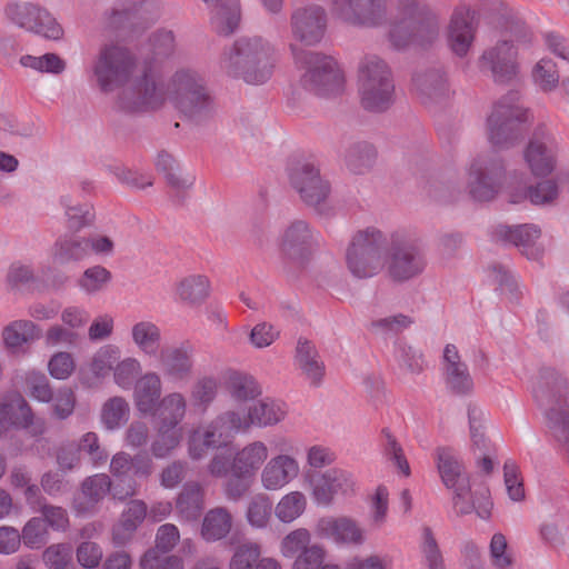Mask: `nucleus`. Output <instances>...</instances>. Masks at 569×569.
I'll list each match as a JSON object with an SVG mask.
<instances>
[{
    "instance_id": "f257e3e1",
    "label": "nucleus",
    "mask_w": 569,
    "mask_h": 569,
    "mask_svg": "<svg viewBox=\"0 0 569 569\" xmlns=\"http://www.w3.org/2000/svg\"><path fill=\"white\" fill-rule=\"evenodd\" d=\"M532 397L542 411L548 431L569 463V381L557 369L543 367L532 387Z\"/></svg>"
},
{
    "instance_id": "f03ea898",
    "label": "nucleus",
    "mask_w": 569,
    "mask_h": 569,
    "mask_svg": "<svg viewBox=\"0 0 569 569\" xmlns=\"http://www.w3.org/2000/svg\"><path fill=\"white\" fill-rule=\"evenodd\" d=\"M274 62V48L267 40L243 37L223 51L220 68L228 77L261 84L270 79Z\"/></svg>"
},
{
    "instance_id": "7ed1b4c3",
    "label": "nucleus",
    "mask_w": 569,
    "mask_h": 569,
    "mask_svg": "<svg viewBox=\"0 0 569 569\" xmlns=\"http://www.w3.org/2000/svg\"><path fill=\"white\" fill-rule=\"evenodd\" d=\"M397 10L389 39L396 49L431 46L439 37L438 16L421 0H392Z\"/></svg>"
},
{
    "instance_id": "20e7f679",
    "label": "nucleus",
    "mask_w": 569,
    "mask_h": 569,
    "mask_svg": "<svg viewBox=\"0 0 569 569\" xmlns=\"http://www.w3.org/2000/svg\"><path fill=\"white\" fill-rule=\"evenodd\" d=\"M167 81L156 62H146L142 69L126 81L117 96L116 107L124 113H147L160 110L169 98Z\"/></svg>"
},
{
    "instance_id": "39448f33",
    "label": "nucleus",
    "mask_w": 569,
    "mask_h": 569,
    "mask_svg": "<svg viewBox=\"0 0 569 569\" xmlns=\"http://www.w3.org/2000/svg\"><path fill=\"white\" fill-rule=\"evenodd\" d=\"M169 98L186 119L197 124L214 112V101L206 80L193 70L182 69L171 77Z\"/></svg>"
},
{
    "instance_id": "423d86ee",
    "label": "nucleus",
    "mask_w": 569,
    "mask_h": 569,
    "mask_svg": "<svg viewBox=\"0 0 569 569\" xmlns=\"http://www.w3.org/2000/svg\"><path fill=\"white\" fill-rule=\"evenodd\" d=\"M358 92L361 107L373 113L387 111L395 102V81L385 60L366 56L358 67Z\"/></svg>"
},
{
    "instance_id": "0eeeda50",
    "label": "nucleus",
    "mask_w": 569,
    "mask_h": 569,
    "mask_svg": "<svg viewBox=\"0 0 569 569\" xmlns=\"http://www.w3.org/2000/svg\"><path fill=\"white\" fill-rule=\"evenodd\" d=\"M388 237L376 227L358 230L346 250L348 270L358 279L379 274L386 266Z\"/></svg>"
},
{
    "instance_id": "6e6552de",
    "label": "nucleus",
    "mask_w": 569,
    "mask_h": 569,
    "mask_svg": "<svg viewBox=\"0 0 569 569\" xmlns=\"http://www.w3.org/2000/svg\"><path fill=\"white\" fill-rule=\"evenodd\" d=\"M290 49L296 64L305 69L300 82L306 90L319 97L336 96L342 91L343 76L332 57L295 44H291Z\"/></svg>"
},
{
    "instance_id": "1a4fd4ad",
    "label": "nucleus",
    "mask_w": 569,
    "mask_h": 569,
    "mask_svg": "<svg viewBox=\"0 0 569 569\" xmlns=\"http://www.w3.org/2000/svg\"><path fill=\"white\" fill-rule=\"evenodd\" d=\"M427 258L422 242L405 231H395L388 238L386 253L387 277L405 283L423 273Z\"/></svg>"
},
{
    "instance_id": "9d476101",
    "label": "nucleus",
    "mask_w": 569,
    "mask_h": 569,
    "mask_svg": "<svg viewBox=\"0 0 569 569\" xmlns=\"http://www.w3.org/2000/svg\"><path fill=\"white\" fill-rule=\"evenodd\" d=\"M290 187L300 200L320 214L328 213L331 187L321 173L318 163L308 157L292 156L287 163Z\"/></svg>"
},
{
    "instance_id": "9b49d317",
    "label": "nucleus",
    "mask_w": 569,
    "mask_h": 569,
    "mask_svg": "<svg viewBox=\"0 0 569 569\" xmlns=\"http://www.w3.org/2000/svg\"><path fill=\"white\" fill-rule=\"evenodd\" d=\"M519 94L510 91L493 104L487 119L490 142L501 149L512 147L523 133L527 110L518 104Z\"/></svg>"
},
{
    "instance_id": "f8f14e48",
    "label": "nucleus",
    "mask_w": 569,
    "mask_h": 569,
    "mask_svg": "<svg viewBox=\"0 0 569 569\" xmlns=\"http://www.w3.org/2000/svg\"><path fill=\"white\" fill-rule=\"evenodd\" d=\"M249 428L248 420L237 411H226L212 420L203 430H196L189 439L192 459H201L209 449L226 447L241 430Z\"/></svg>"
},
{
    "instance_id": "ddd939ff",
    "label": "nucleus",
    "mask_w": 569,
    "mask_h": 569,
    "mask_svg": "<svg viewBox=\"0 0 569 569\" xmlns=\"http://www.w3.org/2000/svg\"><path fill=\"white\" fill-rule=\"evenodd\" d=\"M134 66L136 58L127 48L106 44L93 64V74L101 91L110 92L129 79Z\"/></svg>"
},
{
    "instance_id": "4468645a",
    "label": "nucleus",
    "mask_w": 569,
    "mask_h": 569,
    "mask_svg": "<svg viewBox=\"0 0 569 569\" xmlns=\"http://www.w3.org/2000/svg\"><path fill=\"white\" fill-rule=\"evenodd\" d=\"M506 167L498 154L479 156L470 164L467 189L476 201L492 200L501 186Z\"/></svg>"
},
{
    "instance_id": "2eb2a0df",
    "label": "nucleus",
    "mask_w": 569,
    "mask_h": 569,
    "mask_svg": "<svg viewBox=\"0 0 569 569\" xmlns=\"http://www.w3.org/2000/svg\"><path fill=\"white\" fill-rule=\"evenodd\" d=\"M318 246L317 237L310 224L301 219L291 221L282 231L279 249L283 260L302 268L310 260Z\"/></svg>"
},
{
    "instance_id": "dca6fc26",
    "label": "nucleus",
    "mask_w": 569,
    "mask_h": 569,
    "mask_svg": "<svg viewBox=\"0 0 569 569\" xmlns=\"http://www.w3.org/2000/svg\"><path fill=\"white\" fill-rule=\"evenodd\" d=\"M6 14L18 27L47 39L58 40L63 36V30L57 20L46 9L33 3L8 4Z\"/></svg>"
},
{
    "instance_id": "f3484780",
    "label": "nucleus",
    "mask_w": 569,
    "mask_h": 569,
    "mask_svg": "<svg viewBox=\"0 0 569 569\" xmlns=\"http://www.w3.org/2000/svg\"><path fill=\"white\" fill-rule=\"evenodd\" d=\"M281 553L293 559L292 569H316L322 565L326 551L322 546L311 542V535L305 528L289 532L281 540Z\"/></svg>"
},
{
    "instance_id": "a211bd4d",
    "label": "nucleus",
    "mask_w": 569,
    "mask_h": 569,
    "mask_svg": "<svg viewBox=\"0 0 569 569\" xmlns=\"http://www.w3.org/2000/svg\"><path fill=\"white\" fill-rule=\"evenodd\" d=\"M332 13L346 23L376 27L387 18L383 0H331Z\"/></svg>"
},
{
    "instance_id": "6ab92c4d",
    "label": "nucleus",
    "mask_w": 569,
    "mask_h": 569,
    "mask_svg": "<svg viewBox=\"0 0 569 569\" xmlns=\"http://www.w3.org/2000/svg\"><path fill=\"white\" fill-rule=\"evenodd\" d=\"M518 51L511 41L501 40L483 51L480 57V68L490 72L496 83H510L518 74Z\"/></svg>"
},
{
    "instance_id": "aec40b11",
    "label": "nucleus",
    "mask_w": 569,
    "mask_h": 569,
    "mask_svg": "<svg viewBox=\"0 0 569 569\" xmlns=\"http://www.w3.org/2000/svg\"><path fill=\"white\" fill-rule=\"evenodd\" d=\"M558 144L545 126L538 127L525 151V160L532 174L547 177L556 168Z\"/></svg>"
},
{
    "instance_id": "412c9836",
    "label": "nucleus",
    "mask_w": 569,
    "mask_h": 569,
    "mask_svg": "<svg viewBox=\"0 0 569 569\" xmlns=\"http://www.w3.org/2000/svg\"><path fill=\"white\" fill-rule=\"evenodd\" d=\"M327 28V16L319 6L296 10L291 16L293 37L307 46L320 42Z\"/></svg>"
},
{
    "instance_id": "4be33fe9",
    "label": "nucleus",
    "mask_w": 569,
    "mask_h": 569,
    "mask_svg": "<svg viewBox=\"0 0 569 569\" xmlns=\"http://www.w3.org/2000/svg\"><path fill=\"white\" fill-rule=\"evenodd\" d=\"M313 498L318 505L329 506L336 495H349L353 491L351 476L341 469H329L311 476Z\"/></svg>"
},
{
    "instance_id": "5701e85b",
    "label": "nucleus",
    "mask_w": 569,
    "mask_h": 569,
    "mask_svg": "<svg viewBox=\"0 0 569 569\" xmlns=\"http://www.w3.org/2000/svg\"><path fill=\"white\" fill-rule=\"evenodd\" d=\"M158 356L166 377L172 381H187L191 378L194 348L190 342L184 341L179 346L164 348Z\"/></svg>"
},
{
    "instance_id": "b1692460",
    "label": "nucleus",
    "mask_w": 569,
    "mask_h": 569,
    "mask_svg": "<svg viewBox=\"0 0 569 569\" xmlns=\"http://www.w3.org/2000/svg\"><path fill=\"white\" fill-rule=\"evenodd\" d=\"M540 234V228L532 223L499 224L493 232L497 240L516 246L530 260H537L542 253V250L537 246Z\"/></svg>"
},
{
    "instance_id": "393cba45",
    "label": "nucleus",
    "mask_w": 569,
    "mask_h": 569,
    "mask_svg": "<svg viewBox=\"0 0 569 569\" xmlns=\"http://www.w3.org/2000/svg\"><path fill=\"white\" fill-rule=\"evenodd\" d=\"M445 381L448 390L456 396H468L473 390V380L468 366L460 360L455 345L448 343L443 350Z\"/></svg>"
},
{
    "instance_id": "a878e982",
    "label": "nucleus",
    "mask_w": 569,
    "mask_h": 569,
    "mask_svg": "<svg viewBox=\"0 0 569 569\" xmlns=\"http://www.w3.org/2000/svg\"><path fill=\"white\" fill-rule=\"evenodd\" d=\"M413 86L422 103L438 102L449 96V83L441 67L428 68L413 76Z\"/></svg>"
},
{
    "instance_id": "bb28decb",
    "label": "nucleus",
    "mask_w": 569,
    "mask_h": 569,
    "mask_svg": "<svg viewBox=\"0 0 569 569\" xmlns=\"http://www.w3.org/2000/svg\"><path fill=\"white\" fill-rule=\"evenodd\" d=\"M453 509L457 516H466L476 512L481 519H489L491 516L492 502L488 491L477 493L471 492L470 481H465L453 490Z\"/></svg>"
},
{
    "instance_id": "cd10ccee",
    "label": "nucleus",
    "mask_w": 569,
    "mask_h": 569,
    "mask_svg": "<svg viewBox=\"0 0 569 569\" xmlns=\"http://www.w3.org/2000/svg\"><path fill=\"white\" fill-rule=\"evenodd\" d=\"M299 473L298 462L290 456L279 455L268 461L261 473L262 486L267 490H278Z\"/></svg>"
},
{
    "instance_id": "c85d7f7f",
    "label": "nucleus",
    "mask_w": 569,
    "mask_h": 569,
    "mask_svg": "<svg viewBox=\"0 0 569 569\" xmlns=\"http://www.w3.org/2000/svg\"><path fill=\"white\" fill-rule=\"evenodd\" d=\"M111 489V480L104 473L87 477L81 483V493L74 498L78 512H91Z\"/></svg>"
},
{
    "instance_id": "c756f323",
    "label": "nucleus",
    "mask_w": 569,
    "mask_h": 569,
    "mask_svg": "<svg viewBox=\"0 0 569 569\" xmlns=\"http://www.w3.org/2000/svg\"><path fill=\"white\" fill-rule=\"evenodd\" d=\"M211 11V23L220 34L234 32L240 22L239 0H203Z\"/></svg>"
},
{
    "instance_id": "7c9ffc66",
    "label": "nucleus",
    "mask_w": 569,
    "mask_h": 569,
    "mask_svg": "<svg viewBox=\"0 0 569 569\" xmlns=\"http://www.w3.org/2000/svg\"><path fill=\"white\" fill-rule=\"evenodd\" d=\"M296 363L310 383L319 386L325 376V363L316 346L306 338H299L296 348Z\"/></svg>"
},
{
    "instance_id": "2f4dec72",
    "label": "nucleus",
    "mask_w": 569,
    "mask_h": 569,
    "mask_svg": "<svg viewBox=\"0 0 569 569\" xmlns=\"http://www.w3.org/2000/svg\"><path fill=\"white\" fill-rule=\"evenodd\" d=\"M268 458V448L262 441H253L236 452L231 472L253 478Z\"/></svg>"
},
{
    "instance_id": "473e14b6",
    "label": "nucleus",
    "mask_w": 569,
    "mask_h": 569,
    "mask_svg": "<svg viewBox=\"0 0 569 569\" xmlns=\"http://www.w3.org/2000/svg\"><path fill=\"white\" fill-rule=\"evenodd\" d=\"M448 38L450 47L457 56L463 57L467 54L473 40V28L469 11L458 10L453 12Z\"/></svg>"
},
{
    "instance_id": "72a5a7b5",
    "label": "nucleus",
    "mask_w": 569,
    "mask_h": 569,
    "mask_svg": "<svg viewBox=\"0 0 569 569\" xmlns=\"http://www.w3.org/2000/svg\"><path fill=\"white\" fill-rule=\"evenodd\" d=\"M233 518L226 507H216L207 511L201 525V537L208 542L226 538L231 531Z\"/></svg>"
},
{
    "instance_id": "f704fd0d",
    "label": "nucleus",
    "mask_w": 569,
    "mask_h": 569,
    "mask_svg": "<svg viewBox=\"0 0 569 569\" xmlns=\"http://www.w3.org/2000/svg\"><path fill=\"white\" fill-rule=\"evenodd\" d=\"M377 156V150L372 143L356 141L347 148L345 163L350 172L366 174L373 168Z\"/></svg>"
},
{
    "instance_id": "c9c22d12",
    "label": "nucleus",
    "mask_w": 569,
    "mask_h": 569,
    "mask_svg": "<svg viewBox=\"0 0 569 569\" xmlns=\"http://www.w3.org/2000/svg\"><path fill=\"white\" fill-rule=\"evenodd\" d=\"M319 528L323 535L333 538L337 542L361 545L362 530L349 518L321 519Z\"/></svg>"
},
{
    "instance_id": "e433bc0d",
    "label": "nucleus",
    "mask_w": 569,
    "mask_h": 569,
    "mask_svg": "<svg viewBox=\"0 0 569 569\" xmlns=\"http://www.w3.org/2000/svg\"><path fill=\"white\" fill-rule=\"evenodd\" d=\"M436 457L441 480L448 489L455 490L465 481H469L468 475L463 471V466L449 448H438Z\"/></svg>"
},
{
    "instance_id": "4c0bfd02",
    "label": "nucleus",
    "mask_w": 569,
    "mask_h": 569,
    "mask_svg": "<svg viewBox=\"0 0 569 569\" xmlns=\"http://www.w3.org/2000/svg\"><path fill=\"white\" fill-rule=\"evenodd\" d=\"M137 408L142 413H152L159 405L161 395L160 377L154 372L146 373L136 383Z\"/></svg>"
},
{
    "instance_id": "58836bf2",
    "label": "nucleus",
    "mask_w": 569,
    "mask_h": 569,
    "mask_svg": "<svg viewBox=\"0 0 569 569\" xmlns=\"http://www.w3.org/2000/svg\"><path fill=\"white\" fill-rule=\"evenodd\" d=\"M131 337L137 348L147 356L156 357L161 351V330L152 321L143 320L133 325Z\"/></svg>"
},
{
    "instance_id": "ea45409f",
    "label": "nucleus",
    "mask_w": 569,
    "mask_h": 569,
    "mask_svg": "<svg viewBox=\"0 0 569 569\" xmlns=\"http://www.w3.org/2000/svg\"><path fill=\"white\" fill-rule=\"evenodd\" d=\"M88 256L86 238L63 236L54 242L52 258L58 264L78 262Z\"/></svg>"
},
{
    "instance_id": "a19ab883",
    "label": "nucleus",
    "mask_w": 569,
    "mask_h": 569,
    "mask_svg": "<svg viewBox=\"0 0 569 569\" xmlns=\"http://www.w3.org/2000/svg\"><path fill=\"white\" fill-rule=\"evenodd\" d=\"M559 194V188L555 180L548 179L538 182L536 186L523 187L509 194L511 203H518L522 199L529 198L533 204H549L553 202Z\"/></svg>"
},
{
    "instance_id": "79ce46f5",
    "label": "nucleus",
    "mask_w": 569,
    "mask_h": 569,
    "mask_svg": "<svg viewBox=\"0 0 569 569\" xmlns=\"http://www.w3.org/2000/svg\"><path fill=\"white\" fill-rule=\"evenodd\" d=\"M159 425H167L171 428H179L180 421L186 415V400L179 392H173L166 396L153 412Z\"/></svg>"
},
{
    "instance_id": "37998d69",
    "label": "nucleus",
    "mask_w": 569,
    "mask_h": 569,
    "mask_svg": "<svg viewBox=\"0 0 569 569\" xmlns=\"http://www.w3.org/2000/svg\"><path fill=\"white\" fill-rule=\"evenodd\" d=\"M203 489L199 483H186L177 498V510L187 520H196L203 509Z\"/></svg>"
},
{
    "instance_id": "c03bdc74",
    "label": "nucleus",
    "mask_w": 569,
    "mask_h": 569,
    "mask_svg": "<svg viewBox=\"0 0 569 569\" xmlns=\"http://www.w3.org/2000/svg\"><path fill=\"white\" fill-rule=\"evenodd\" d=\"M209 279L201 274L186 277L177 284V295L190 306L202 303L209 296Z\"/></svg>"
},
{
    "instance_id": "a18cd8bd",
    "label": "nucleus",
    "mask_w": 569,
    "mask_h": 569,
    "mask_svg": "<svg viewBox=\"0 0 569 569\" xmlns=\"http://www.w3.org/2000/svg\"><path fill=\"white\" fill-rule=\"evenodd\" d=\"M2 337L8 348H18L23 343L40 338V330H38L32 321L18 320L3 329Z\"/></svg>"
},
{
    "instance_id": "49530a36",
    "label": "nucleus",
    "mask_w": 569,
    "mask_h": 569,
    "mask_svg": "<svg viewBox=\"0 0 569 569\" xmlns=\"http://www.w3.org/2000/svg\"><path fill=\"white\" fill-rule=\"evenodd\" d=\"M284 410L280 405L274 401L261 400L249 409L248 420L249 426L256 425L259 427H267L278 423L284 418Z\"/></svg>"
},
{
    "instance_id": "de8ad7c7",
    "label": "nucleus",
    "mask_w": 569,
    "mask_h": 569,
    "mask_svg": "<svg viewBox=\"0 0 569 569\" xmlns=\"http://www.w3.org/2000/svg\"><path fill=\"white\" fill-rule=\"evenodd\" d=\"M129 405L121 397H113L107 400L101 409V423L108 430H114L129 419Z\"/></svg>"
},
{
    "instance_id": "09e8293b",
    "label": "nucleus",
    "mask_w": 569,
    "mask_h": 569,
    "mask_svg": "<svg viewBox=\"0 0 569 569\" xmlns=\"http://www.w3.org/2000/svg\"><path fill=\"white\" fill-rule=\"evenodd\" d=\"M306 505L303 493L292 491L280 499L274 508V515L281 522L290 523L303 513Z\"/></svg>"
},
{
    "instance_id": "8fccbe9b",
    "label": "nucleus",
    "mask_w": 569,
    "mask_h": 569,
    "mask_svg": "<svg viewBox=\"0 0 569 569\" xmlns=\"http://www.w3.org/2000/svg\"><path fill=\"white\" fill-rule=\"evenodd\" d=\"M112 273L103 266L97 264L86 269L78 279V286L88 295L98 293L107 288Z\"/></svg>"
},
{
    "instance_id": "3c124183",
    "label": "nucleus",
    "mask_w": 569,
    "mask_h": 569,
    "mask_svg": "<svg viewBox=\"0 0 569 569\" xmlns=\"http://www.w3.org/2000/svg\"><path fill=\"white\" fill-rule=\"evenodd\" d=\"M61 203L66 208L68 228L74 232L93 224L96 212L91 204L84 203L79 206L69 204L68 197L61 198Z\"/></svg>"
},
{
    "instance_id": "603ef678",
    "label": "nucleus",
    "mask_w": 569,
    "mask_h": 569,
    "mask_svg": "<svg viewBox=\"0 0 569 569\" xmlns=\"http://www.w3.org/2000/svg\"><path fill=\"white\" fill-rule=\"evenodd\" d=\"M76 446L79 448L80 456L82 453L86 455L94 467L104 465L108 461L109 452L100 443L99 436L93 431L82 435Z\"/></svg>"
},
{
    "instance_id": "864d4df0",
    "label": "nucleus",
    "mask_w": 569,
    "mask_h": 569,
    "mask_svg": "<svg viewBox=\"0 0 569 569\" xmlns=\"http://www.w3.org/2000/svg\"><path fill=\"white\" fill-rule=\"evenodd\" d=\"M181 429L159 425L158 435L151 445V452L156 458L167 457L180 442Z\"/></svg>"
},
{
    "instance_id": "5fc2aeb1",
    "label": "nucleus",
    "mask_w": 569,
    "mask_h": 569,
    "mask_svg": "<svg viewBox=\"0 0 569 569\" xmlns=\"http://www.w3.org/2000/svg\"><path fill=\"white\" fill-rule=\"evenodd\" d=\"M228 388L231 396L239 401H246L256 398L260 390L256 380L247 375L233 372L228 379Z\"/></svg>"
},
{
    "instance_id": "6e6d98bb",
    "label": "nucleus",
    "mask_w": 569,
    "mask_h": 569,
    "mask_svg": "<svg viewBox=\"0 0 569 569\" xmlns=\"http://www.w3.org/2000/svg\"><path fill=\"white\" fill-rule=\"evenodd\" d=\"M490 269L500 292L506 295L511 302H518L521 297V290L510 270L502 264H492Z\"/></svg>"
},
{
    "instance_id": "4d7b16f0",
    "label": "nucleus",
    "mask_w": 569,
    "mask_h": 569,
    "mask_svg": "<svg viewBox=\"0 0 569 569\" xmlns=\"http://www.w3.org/2000/svg\"><path fill=\"white\" fill-rule=\"evenodd\" d=\"M272 502L266 495L254 496L247 510L248 522L256 528H264L271 517Z\"/></svg>"
},
{
    "instance_id": "13d9d810",
    "label": "nucleus",
    "mask_w": 569,
    "mask_h": 569,
    "mask_svg": "<svg viewBox=\"0 0 569 569\" xmlns=\"http://www.w3.org/2000/svg\"><path fill=\"white\" fill-rule=\"evenodd\" d=\"M421 552L428 569H446L442 552L430 527L422 529Z\"/></svg>"
},
{
    "instance_id": "bf43d9fd",
    "label": "nucleus",
    "mask_w": 569,
    "mask_h": 569,
    "mask_svg": "<svg viewBox=\"0 0 569 569\" xmlns=\"http://www.w3.org/2000/svg\"><path fill=\"white\" fill-rule=\"evenodd\" d=\"M532 77L543 91L553 90L559 83V72L556 63L549 58H542L535 67Z\"/></svg>"
},
{
    "instance_id": "052dcab7",
    "label": "nucleus",
    "mask_w": 569,
    "mask_h": 569,
    "mask_svg": "<svg viewBox=\"0 0 569 569\" xmlns=\"http://www.w3.org/2000/svg\"><path fill=\"white\" fill-rule=\"evenodd\" d=\"M396 360L399 367L406 369L412 375H419L423 370L422 353L405 342H398L396 346Z\"/></svg>"
},
{
    "instance_id": "680f3d73",
    "label": "nucleus",
    "mask_w": 569,
    "mask_h": 569,
    "mask_svg": "<svg viewBox=\"0 0 569 569\" xmlns=\"http://www.w3.org/2000/svg\"><path fill=\"white\" fill-rule=\"evenodd\" d=\"M140 8L136 3L132 4H118L112 8L108 18L107 24L110 29L120 30L126 27L136 24Z\"/></svg>"
},
{
    "instance_id": "e2e57ef3",
    "label": "nucleus",
    "mask_w": 569,
    "mask_h": 569,
    "mask_svg": "<svg viewBox=\"0 0 569 569\" xmlns=\"http://www.w3.org/2000/svg\"><path fill=\"white\" fill-rule=\"evenodd\" d=\"M260 557V547L254 542L239 545L229 563L230 569H252Z\"/></svg>"
},
{
    "instance_id": "0e129e2a",
    "label": "nucleus",
    "mask_w": 569,
    "mask_h": 569,
    "mask_svg": "<svg viewBox=\"0 0 569 569\" xmlns=\"http://www.w3.org/2000/svg\"><path fill=\"white\" fill-rule=\"evenodd\" d=\"M492 565L498 569H510L513 566V557L508 551L506 537L501 532H496L489 546Z\"/></svg>"
},
{
    "instance_id": "69168bd1",
    "label": "nucleus",
    "mask_w": 569,
    "mask_h": 569,
    "mask_svg": "<svg viewBox=\"0 0 569 569\" xmlns=\"http://www.w3.org/2000/svg\"><path fill=\"white\" fill-rule=\"evenodd\" d=\"M60 470L46 471L40 478V486L49 497L57 498L71 490V483Z\"/></svg>"
},
{
    "instance_id": "338daca9",
    "label": "nucleus",
    "mask_w": 569,
    "mask_h": 569,
    "mask_svg": "<svg viewBox=\"0 0 569 569\" xmlns=\"http://www.w3.org/2000/svg\"><path fill=\"white\" fill-rule=\"evenodd\" d=\"M147 505L142 500L130 501L128 508L121 516L119 529H122L128 535H131L137 530V528L147 517Z\"/></svg>"
},
{
    "instance_id": "774afa93",
    "label": "nucleus",
    "mask_w": 569,
    "mask_h": 569,
    "mask_svg": "<svg viewBox=\"0 0 569 569\" xmlns=\"http://www.w3.org/2000/svg\"><path fill=\"white\" fill-rule=\"evenodd\" d=\"M47 527L41 517L31 518L23 527L21 537L29 548H40L47 542Z\"/></svg>"
}]
</instances>
